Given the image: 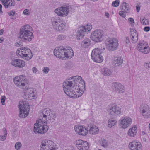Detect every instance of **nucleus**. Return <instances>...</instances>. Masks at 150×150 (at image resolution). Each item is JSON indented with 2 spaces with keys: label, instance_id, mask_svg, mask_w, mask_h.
<instances>
[{
  "label": "nucleus",
  "instance_id": "obj_1",
  "mask_svg": "<svg viewBox=\"0 0 150 150\" xmlns=\"http://www.w3.org/2000/svg\"><path fill=\"white\" fill-rule=\"evenodd\" d=\"M85 83L81 76L74 77L64 83L65 93L70 98H75L81 96L84 93Z\"/></svg>",
  "mask_w": 150,
  "mask_h": 150
},
{
  "label": "nucleus",
  "instance_id": "obj_2",
  "mask_svg": "<svg viewBox=\"0 0 150 150\" xmlns=\"http://www.w3.org/2000/svg\"><path fill=\"white\" fill-rule=\"evenodd\" d=\"M18 38L25 42H30L34 38L32 28L29 25L21 26L19 33Z\"/></svg>",
  "mask_w": 150,
  "mask_h": 150
},
{
  "label": "nucleus",
  "instance_id": "obj_3",
  "mask_svg": "<svg viewBox=\"0 0 150 150\" xmlns=\"http://www.w3.org/2000/svg\"><path fill=\"white\" fill-rule=\"evenodd\" d=\"M51 23L54 29L57 31L63 32L67 29L65 22L55 17L51 18Z\"/></svg>",
  "mask_w": 150,
  "mask_h": 150
},
{
  "label": "nucleus",
  "instance_id": "obj_4",
  "mask_svg": "<svg viewBox=\"0 0 150 150\" xmlns=\"http://www.w3.org/2000/svg\"><path fill=\"white\" fill-rule=\"evenodd\" d=\"M48 129V127L47 125V123L40 119L35 124L33 130L36 134H42L47 132Z\"/></svg>",
  "mask_w": 150,
  "mask_h": 150
},
{
  "label": "nucleus",
  "instance_id": "obj_5",
  "mask_svg": "<svg viewBox=\"0 0 150 150\" xmlns=\"http://www.w3.org/2000/svg\"><path fill=\"white\" fill-rule=\"evenodd\" d=\"M19 108V117L21 118L25 117L28 115L30 107L29 103L27 102L21 101L19 102L18 105Z\"/></svg>",
  "mask_w": 150,
  "mask_h": 150
},
{
  "label": "nucleus",
  "instance_id": "obj_6",
  "mask_svg": "<svg viewBox=\"0 0 150 150\" xmlns=\"http://www.w3.org/2000/svg\"><path fill=\"white\" fill-rule=\"evenodd\" d=\"M16 53L23 59L27 60H30L33 56L31 50L29 48L24 47H22L20 50H17Z\"/></svg>",
  "mask_w": 150,
  "mask_h": 150
},
{
  "label": "nucleus",
  "instance_id": "obj_7",
  "mask_svg": "<svg viewBox=\"0 0 150 150\" xmlns=\"http://www.w3.org/2000/svg\"><path fill=\"white\" fill-rule=\"evenodd\" d=\"M13 81L17 86L21 88L25 89L27 79L24 75H21L14 78Z\"/></svg>",
  "mask_w": 150,
  "mask_h": 150
},
{
  "label": "nucleus",
  "instance_id": "obj_8",
  "mask_svg": "<svg viewBox=\"0 0 150 150\" xmlns=\"http://www.w3.org/2000/svg\"><path fill=\"white\" fill-rule=\"evenodd\" d=\"M71 7L69 5H64L55 9V12L58 16L61 17H65L68 14L71 10Z\"/></svg>",
  "mask_w": 150,
  "mask_h": 150
},
{
  "label": "nucleus",
  "instance_id": "obj_9",
  "mask_svg": "<svg viewBox=\"0 0 150 150\" xmlns=\"http://www.w3.org/2000/svg\"><path fill=\"white\" fill-rule=\"evenodd\" d=\"M102 53L101 50L98 48L93 50L91 54L92 60L97 63L101 62L103 60V57L101 55Z\"/></svg>",
  "mask_w": 150,
  "mask_h": 150
},
{
  "label": "nucleus",
  "instance_id": "obj_10",
  "mask_svg": "<svg viewBox=\"0 0 150 150\" xmlns=\"http://www.w3.org/2000/svg\"><path fill=\"white\" fill-rule=\"evenodd\" d=\"M106 48L109 51L117 49L118 45L117 40L115 38L107 39L105 41Z\"/></svg>",
  "mask_w": 150,
  "mask_h": 150
},
{
  "label": "nucleus",
  "instance_id": "obj_11",
  "mask_svg": "<svg viewBox=\"0 0 150 150\" xmlns=\"http://www.w3.org/2000/svg\"><path fill=\"white\" fill-rule=\"evenodd\" d=\"M40 150H56L54 143L50 140H44L41 142Z\"/></svg>",
  "mask_w": 150,
  "mask_h": 150
},
{
  "label": "nucleus",
  "instance_id": "obj_12",
  "mask_svg": "<svg viewBox=\"0 0 150 150\" xmlns=\"http://www.w3.org/2000/svg\"><path fill=\"white\" fill-rule=\"evenodd\" d=\"M104 36L103 31L100 29L96 30L91 35V38L93 41L97 42L101 41L102 38Z\"/></svg>",
  "mask_w": 150,
  "mask_h": 150
},
{
  "label": "nucleus",
  "instance_id": "obj_13",
  "mask_svg": "<svg viewBox=\"0 0 150 150\" xmlns=\"http://www.w3.org/2000/svg\"><path fill=\"white\" fill-rule=\"evenodd\" d=\"M75 132L79 135L85 136L88 132V128H86L84 126L81 125H77L74 127Z\"/></svg>",
  "mask_w": 150,
  "mask_h": 150
},
{
  "label": "nucleus",
  "instance_id": "obj_14",
  "mask_svg": "<svg viewBox=\"0 0 150 150\" xmlns=\"http://www.w3.org/2000/svg\"><path fill=\"white\" fill-rule=\"evenodd\" d=\"M140 110L141 113L144 118H150V108L147 105H142L140 107Z\"/></svg>",
  "mask_w": 150,
  "mask_h": 150
},
{
  "label": "nucleus",
  "instance_id": "obj_15",
  "mask_svg": "<svg viewBox=\"0 0 150 150\" xmlns=\"http://www.w3.org/2000/svg\"><path fill=\"white\" fill-rule=\"evenodd\" d=\"M132 123L131 118L128 116L123 117L121 120L120 127L125 129L129 127Z\"/></svg>",
  "mask_w": 150,
  "mask_h": 150
},
{
  "label": "nucleus",
  "instance_id": "obj_16",
  "mask_svg": "<svg viewBox=\"0 0 150 150\" xmlns=\"http://www.w3.org/2000/svg\"><path fill=\"white\" fill-rule=\"evenodd\" d=\"M121 108L117 105L112 104L109 106V113L112 116L120 114L121 113Z\"/></svg>",
  "mask_w": 150,
  "mask_h": 150
},
{
  "label": "nucleus",
  "instance_id": "obj_17",
  "mask_svg": "<svg viewBox=\"0 0 150 150\" xmlns=\"http://www.w3.org/2000/svg\"><path fill=\"white\" fill-rule=\"evenodd\" d=\"M76 145L79 150H88L89 147L87 142L82 140H78L76 141Z\"/></svg>",
  "mask_w": 150,
  "mask_h": 150
},
{
  "label": "nucleus",
  "instance_id": "obj_18",
  "mask_svg": "<svg viewBox=\"0 0 150 150\" xmlns=\"http://www.w3.org/2000/svg\"><path fill=\"white\" fill-rule=\"evenodd\" d=\"M112 88L114 91L118 92L120 93H122L125 91L124 86L119 83L114 82L112 84Z\"/></svg>",
  "mask_w": 150,
  "mask_h": 150
},
{
  "label": "nucleus",
  "instance_id": "obj_19",
  "mask_svg": "<svg viewBox=\"0 0 150 150\" xmlns=\"http://www.w3.org/2000/svg\"><path fill=\"white\" fill-rule=\"evenodd\" d=\"M128 147L131 150H141L142 146L140 142L133 141L129 143Z\"/></svg>",
  "mask_w": 150,
  "mask_h": 150
},
{
  "label": "nucleus",
  "instance_id": "obj_20",
  "mask_svg": "<svg viewBox=\"0 0 150 150\" xmlns=\"http://www.w3.org/2000/svg\"><path fill=\"white\" fill-rule=\"evenodd\" d=\"M11 64L15 67L19 68L23 67L25 66L24 61L19 59H13L12 60Z\"/></svg>",
  "mask_w": 150,
  "mask_h": 150
},
{
  "label": "nucleus",
  "instance_id": "obj_21",
  "mask_svg": "<svg viewBox=\"0 0 150 150\" xmlns=\"http://www.w3.org/2000/svg\"><path fill=\"white\" fill-rule=\"evenodd\" d=\"M63 47L60 46L57 47L54 51V55L57 57L63 59L65 58V56L64 54H61L62 51Z\"/></svg>",
  "mask_w": 150,
  "mask_h": 150
},
{
  "label": "nucleus",
  "instance_id": "obj_22",
  "mask_svg": "<svg viewBox=\"0 0 150 150\" xmlns=\"http://www.w3.org/2000/svg\"><path fill=\"white\" fill-rule=\"evenodd\" d=\"M61 54H64L65 56V58H71L73 56V51L71 48L69 49H66L63 47Z\"/></svg>",
  "mask_w": 150,
  "mask_h": 150
},
{
  "label": "nucleus",
  "instance_id": "obj_23",
  "mask_svg": "<svg viewBox=\"0 0 150 150\" xmlns=\"http://www.w3.org/2000/svg\"><path fill=\"white\" fill-rule=\"evenodd\" d=\"M85 29L83 26L80 27L78 29L76 34L78 40L84 37L86 32Z\"/></svg>",
  "mask_w": 150,
  "mask_h": 150
},
{
  "label": "nucleus",
  "instance_id": "obj_24",
  "mask_svg": "<svg viewBox=\"0 0 150 150\" xmlns=\"http://www.w3.org/2000/svg\"><path fill=\"white\" fill-rule=\"evenodd\" d=\"M51 111L50 109H45L42 110V112H41L40 116L42 117V119L43 121L46 122L47 120V117L50 115Z\"/></svg>",
  "mask_w": 150,
  "mask_h": 150
},
{
  "label": "nucleus",
  "instance_id": "obj_25",
  "mask_svg": "<svg viewBox=\"0 0 150 150\" xmlns=\"http://www.w3.org/2000/svg\"><path fill=\"white\" fill-rule=\"evenodd\" d=\"M123 59L121 57H116L112 60V65L115 67H118L121 65L123 62Z\"/></svg>",
  "mask_w": 150,
  "mask_h": 150
},
{
  "label": "nucleus",
  "instance_id": "obj_26",
  "mask_svg": "<svg viewBox=\"0 0 150 150\" xmlns=\"http://www.w3.org/2000/svg\"><path fill=\"white\" fill-rule=\"evenodd\" d=\"M5 7L7 8L15 5L14 0H0Z\"/></svg>",
  "mask_w": 150,
  "mask_h": 150
},
{
  "label": "nucleus",
  "instance_id": "obj_27",
  "mask_svg": "<svg viewBox=\"0 0 150 150\" xmlns=\"http://www.w3.org/2000/svg\"><path fill=\"white\" fill-rule=\"evenodd\" d=\"M137 132V127L135 126H134L129 129L128 134L129 137H134L136 135Z\"/></svg>",
  "mask_w": 150,
  "mask_h": 150
},
{
  "label": "nucleus",
  "instance_id": "obj_28",
  "mask_svg": "<svg viewBox=\"0 0 150 150\" xmlns=\"http://www.w3.org/2000/svg\"><path fill=\"white\" fill-rule=\"evenodd\" d=\"M120 9L126 13H129L130 9L129 4L126 2H123L122 4Z\"/></svg>",
  "mask_w": 150,
  "mask_h": 150
},
{
  "label": "nucleus",
  "instance_id": "obj_29",
  "mask_svg": "<svg viewBox=\"0 0 150 150\" xmlns=\"http://www.w3.org/2000/svg\"><path fill=\"white\" fill-rule=\"evenodd\" d=\"M26 93L28 94V98H30V97H34L36 95L35 91L33 88L28 89Z\"/></svg>",
  "mask_w": 150,
  "mask_h": 150
},
{
  "label": "nucleus",
  "instance_id": "obj_30",
  "mask_svg": "<svg viewBox=\"0 0 150 150\" xmlns=\"http://www.w3.org/2000/svg\"><path fill=\"white\" fill-rule=\"evenodd\" d=\"M88 131L89 133L92 134H97L98 132V129L97 127L93 125L91 127L88 129Z\"/></svg>",
  "mask_w": 150,
  "mask_h": 150
},
{
  "label": "nucleus",
  "instance_id": "obj_31",
  "mask_svg": "<svg viewBox=\"0 0 150 150\" xmlns=\"http://www.w3.org/2000/svg\"><path fill=\"white\" fill-rule=\"evenodd\" d=\"M91 44L90 40L89 38H87L84 40L81 43V46L83 48L88 47Z\"/></svg>",
  "mask_w": 150,
  "mask_h": 150
},
{
  "label": "nucleus",
  "instance_id": "obj_32",
  "mask_svg": "<svg viewBox=\"0 0 150 150\" xmlns=\"http://www.w3.org/2000/svg\"><path fill=\"white\" fill-rule=\"evenodd\" d=\"M102 73L105 76H108L112 75V71L111 69L105 68L102 70Z\"/></svg>",
  "mask_w": 150,
  "mask_h": 150
},
{
  "label": "nucleus",
  "instance_id": "obj_33",
  "mask_svg": "<svg viewBox=\"0 0 150 150\" xmlns=\"http://www.w3.org/2000/svg\"><path fill=\"white\" fill-rule=\"evenodd\" d=\"M67 37L66 35L63 34H60L58 35L56 38L57 40L58 41H61L65 40Z\"/></svg>",
  "mask_w": 150,
  "mask_h": 150
},
{
  "label": "nucleus",
  "instance_id": "obj_34",
  "mask_svg": "<svg viewBox=\"0 0 150 150\" xmlns=\"http://www.w3.org/2000/svg\"><path fill=\"white\" fill-rule=\"evenodd\" d=\"M140 21L141 23L144 25H148L149 24V20L144 18H141Z\"/></svg>",
  "mask_w": 150,
  "mask_h": 150
},
{
  "label": "nucleus",
  "instance_id": "obj_35",
  "mask_svg": "<svg viewBox=\"0 0 150 150\" xmlns=\"http://www.w3.org/2000/svg\"><path fill=\"white\" fill-rule=\"evenodd\" d=\"M117 121L115 120L112 119H110L108 122L109 126L111 127L115 125Z\"/></svg>",
  "mask_w": 150,
  "mask_h": 150
},
{
  "label": "nucleus",
  "instance_id": "obj_36",
  "mask_svg": "<svg viewBox=\"0 0 150 150\" xmlns=\"http://www.w3.org/2000/svg\"><path fill=\"white\" fill-rule=\"evenodd\" d=\"M139 51L144 54H147L149 51V47L148 46H145L143 48L140 49Z\"/></svg>",
  "mask_w": 150,
  "mask_h": 150
},
{
  "label": "nucleus",
  "instance_id": "obj_37",
  "mask_svg": "<svg viewBox=\"0 0 150 150\" xmlns=\"http://www.w3.org/2000/svg\"><path fill=\"white\" fill-rule=\"evenodd\" d=\"M3 130L4 133V136H0V140L1 141H4L6 139L7 134V131L5 128H3Z\"/></svg>",
  "mask_w": 150,
  "mask_h": 150
},
{
  "label": "nucleus",
  "instance_id": "obj_38",
  "mask_svg": "<svg viewBox=\"0 0 150 150\" xmlns=\"http://www.w3.org/2000/svg\"><path fill=\"white\" fill-rule=\"evenodd\" d=\"M146 46V44L144 43V41H141L139 42V45H138V49L139 50L140 49L143 48L144 47Z\"/></svg>",
  "mask_w": 150,
  "mask_h": 150
},
{
  "label": "nucleus",
  "instance_id": "obj_39",
  "mask_svg": "<svg viewBox=\"0 0 150 150\" xmlns=\"http://www.w3.org/2000/svg\"><path fill=\"white\" fill-rule=\"evenodd\" d=\"M49 116L50 117L49 118V120H50V122H54L56 117V115L55 113H51Z\"/></svg>",
  "mask_w": 150,
  "mask_h": 150
},
{
  "label": "nucleus",
  "instance_id": "obj_40",
  "mask_svg": "<svg viewBox=\"0 0 150 150\" xmlns=\"http://www.w3.org/2000/svg\"><path fill=\"white\" fill-rule=\"evenodd\" d=\"M130 30L131 35V37L138 36V34L136 33V30L134 28H130Z\"/></svg>",
  "mask_w": 150,
  "mask_h": 150
},
{
  "label": "nucleus",
  "instance_id": "obj_41",
  "mask_svg": "<svg viewBox=\"0 0 150 150\" xmlns=\"http://www.w3.org/2000/svg\"><path fill=\"white\" fill-rule=\"evenodd\" d=\"M101 144L102 146L105 148L107 147L108 145L107 141L104 139L102 140Z\"/></svg>",
  "mask_w": 150,
  "mask_h": 150
},
{
  "label": "nucleus",
  "instance_id": "obj_42",
  "mask_svg": "<svg viewBox=\"0 0 150 150\" xmlns=\"http://www.w3.org/2000/svg\"><path fill=\"white\" fill-rule=\"evenodd\" d=\"M85 29L86 31H89L92 28V26L91 24H88L85 26H83Z\"/></svg>",
  "mask_w": 150,
  "mask_h": 150
},
{
  "label": "nucleus",
  "instance_id": "obj_43",
  "mask_svg": "<svg viewBox=\"0 0 150 150\" xmlns=\"http://www.w3.org/2000/svg\"><path fill=\"white\" fill-rule=\"evenodd\" d=\"M21 144L20 142H16L15 144V147L16 150H19L21 147Z\"/></svg>",
  "mask_w": 150,
  "mask_h": 150
},
{
  "label": "nucleus",
  "instance_id": "obj_44",
  "mask_svg": "<svg viewBox=\"0 0 150 150\" xmlns=\"http://www.w3.org/2000/svg\"><path fill=\"white\" fill-rule=\"evenodd\" d=\"M50 71V68L48 67H45L42 68V71L45 74H47Z\"/></svg>",
  "mask_w": 150,
  "mask_h": 150
},
{
  "label": "nucleus",
  "instance_id": "obj_45",
  "mask_svg": "<svg viewBox=\"0 0 150 150\" xmlns=\"http://www.w3.org/2000/svg\"><path fill=\"white\" fill-rule=\"evenodd\" d=\"M144 66L147 69H150V62H147L144 64Z\"/></svg>",
  "mask_w": 150,
  "mask_h": 150
},
{
  "label": "nucleus",
  "instance_id": "obj_46",
  "mask_svg": "<svg viewBox=\"0 0 150 150\" xmlns=\"http://www.w3.org/2000/svg\"><path fill=\"white\" fill-rule=\"evenodd\" d=\"M125 12L123 11H120L119 12V14L122 17L125 18L126 17V14Z\"/></svg>",
  "mask_w": 150,
  "mask_h": 150
},
{
  "label": "nucleus",
  "instance_id": "obj_47",
  "mask_svg": "<svg viewBox=\"0 0 150 150\" xmlns=\"http://www.w3.org/2000/svg\"><path fill=\"white\" fill-rule=\"evenodd\" d=\"M137 37L138 36L131 37L132 40V42L133 43H135L137 42L138 40Z\"/></svg>",
  "mask_w": 150,
  "mask_h": 150
},
{
  "label": "nucleus",
  "instance_id": "obj_48",
  "mask_svg": "<svg viewBox=\"0 0 150 150\" xmlns=\"http://www.w3.org/2000/svg\"><path fill=\"white\" fill-rule=\"evenodd\" d=\"M119 2L117 0H116L113 2L112 4L113 6L115 7L118 6H119Z\"/></svg>",
  "mask_w": 150,
  "mask_h": 150
},
{
  "label": "nucleus",
  "instance_id": "obj_49",
  "mask_svg": "<svg viewBox=\"0 0 150 150\" xmlns=\"http://www.w3.org/2000/svg\"><path fill=\"white\" fill-rule=\"evenodd\" d=\"M140 3H137L136 6V11L137 12H138L139 11L140 9Z\"/></svg>",
  "mask_w": 150,
  "mask_h": 150
},
{
  "label": "nucleus",
  "instance_id": "obj_50",
  "mask_svg": "<svg viewBox=\"0 0 150 150\" xmlns=\"http://www.w3.org/2000/svg\"><path fill=\"white\" fill-rule=\"evenodd\" d=\"M30 10L28 9H25L23 11V13L25 15H29L30 14Z\"/></svg>",
  "mask_w": 150,
  "mask_h": 150
},
{
  "label": "nucleus",
  "instance_id": "obj_51",
  "mask_svg": "<svg viewBox=\"0 0 150 150\" xmlns=\"http://www.w3.org/2000/svg\"><path fill=\"white\" fill-rule=\"evenodd\" d=\"M6 99V97L4 96H2L1 98V101L2 105H5V102Z\"/></svg>",
  "mask_w": 150,
  "mask_h": 150
},
{
  "label": "nucleus",
  "instance_id": "obj_52",
  "mask_svg": "<svg viewBox=\"0 0 150 150\" xmlns=\"http://www.w3.org/2000/svg\"><path fill=\"white\" fill-rule=\"evenodd\" d=\"M125 42L126 44L128 45L130 43L129 37L127 36L125 37Z\"/></svg>",
  "mask_w": 150,
  "mask_h": 150
},
{
  "label": "nucleus",
  "instance_id": "obj_53",
  "mask_svg": "<svg viewBox=\"0 0 150 150\" xmlns=\"http://www.w3.org/2000/svg\"><path fill=\"white\" fill-rule=\"evenodd\" d=\"M15 13V11L14 10H12L10 11L8 13V14L10 16H13Z\"/></svg>",
  "mask_w": 150,
  "mask_h": 150
},
{
  "label": "nucleus",
  "instance_id": "obj_54",
  "mask_svg": "<svg viewBox=\"0 0 150 150\" xmlns=\"http://www.w3.org/2000/svg\"><path fill=\"white\" fill-rule=\"evenodd\" d=\"M150 29V27L149 26L145 27L144 28V30L146 32H148L149 31Z\"/></svg>",
  "mask_w": 150,
  "mask_h": 150
},
{
  "label": "nucleus",
  "instance_id": "obj_55",
  "mask_svg": "<svg viewBox=\"0 0 150 150\" xmlns=\"http://www.w3.org/2000/svg\"><path fill=\"white\" fill-rule=\"evenodd\" d=\"M32 70L34 73H36L38 71L37 69L35 67H33L32 69Z\"/></svg>",
  "mask_w": 150,
  "mask_h": 150
},
{
  "label": "nucleus",
  "instance_id": "obj_56",
  "mask_svg": "<svg viewBox=\"0 0 150 150\" xmlns=\"http://www.w3.org/2000/svg\"><path fill=\"white\" fill-rule=\"evenodd\" d=\"M128 20L130 21V22H132L133 23H134V19L132 18H130L128 19Z\"/></svg>",
  "mask_w": 150,
  "mask_h": 150
},
{
  "label": "nucleus",
  "instance_id": "obj_57",
  "mask_svg": "<svg viewBox=\"0 0 150 150\" xmlns=\"http://www.w3.org/2000/svg\"><path fill=\"white\" fill-rule=\"evenodd\" d=\"M4 31L3 29H1L0 30V35H2Z\"/></svg>",
  "mask_w": 150,
  "mask_h": 150
},
{
  "label": "nucleus",
  "instance_id": "obj_58",
  "mask_svg": "<svg viewBox=\"0 0 150 150\" xmlns=\"http://www.w3.org/2000/svg\"><path fill=\"white\" fill-rule=\"evenodd\" d=\"M2 6L1 4H0V12L1 13L2 12Z\"/></svg>",
  "mask_w": 150,
  "mask_h": 150
},
{
  "label": "nucleus",
  "instance_id": "obj_59",
  "mask_svg": "<svg viewBox=\"0 0 150 150\" xmlns=\"http://www.w3.org/2000/svg\"><path fill=\"white\" fill-rule=\"evenodd\" d=\"M105 15L107 17H108L109 16V14L108 13H105Z\"/></svg>",
  "mask_w": 150,
  "mask_h": 150
},
{
  "label": "nucleus",
  "instance_id": "obj_60",
  "mask_svg": "<svg viewBox=\"0 0 150 150\" xmlns=\"http://www.w3.org/2000/svg\"><path fill=\"white\" fill-rule=\"evenodd\" d=\"M3 41V40L0 38V43H2Z\"/></svg>",
  "mask_w": 150,
  "mask_h": 150
},
{
  "label": "nucleus",
  "instance_id": "obj_61",
  "mask_svg": "<svg viewBox=\"0 0 150 150\" xmlns=\"http://www.w3.org/2000/svg\"><path fill=\"white\" fill-rule=\"evenodd\" d=\"M91 1H97L98 0H91Z\"/></svg>",
  "mask_w": 150,
  "mask_h": 150
},
{
  "label": "nucleus",
  "instance_id": "obj_62",
  "mask_svg": "<svg viewBox=\"0 0 150 150\" xmlns=\"http://www.w3.org/2000/svg\"><path fill=\"white\" fill-rule=\"evenodd\" d=\"M149 130H150V123L149 124Z\"/></svg>",
  "mask_w": 150,
  "mask_h": 150
},
{
  "label": "nucleus",
  "instance_id": "obj_63",
  "mask_svg": "<svg viewBox=\"0 0 150 150\" xmlns=\"http://www.w3.org/2000/svg\"><path fill=\"white\" fill-rule=\"evenodd\" d=\"M24 97L25 98V99H27L28 98H26V97H25V96H24Z\"/></svg>",
  "mask_w": 150,
  "mask_h": 150
},
{
  "label": "nucleus",
  "instance_id": "obj_64",
  "mask_svg": "<svg viewBox=\"0 0 150 150\" xmlns=\"http://www.w3.org/2000/svg\"><path fill=\"white\" fill-rule=\"evenodd\" d=\"M98 150H101V149H99Z\"/></svg>",
  "mask_w": 150,
  "mask_h": 150
}]
</instances>
